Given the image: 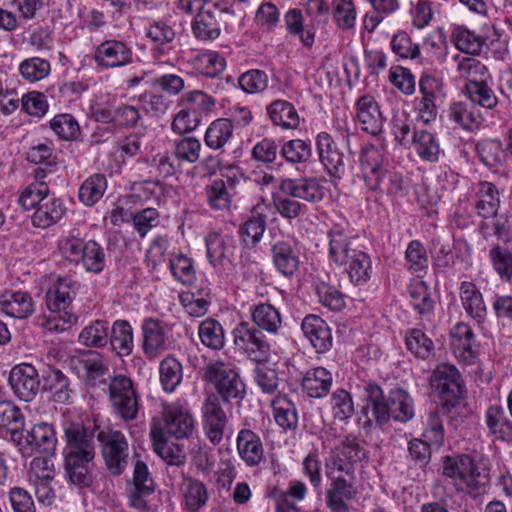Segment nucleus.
Segmentation results:
<instances>
[{"instance_id":"obj_3","label":"nucleus","mask_w":512,"mask_h":512,"mask_svg":"<svg viewBox=\"0 0 512 512\" xmlns=\"http://www.w3.org/2000/svg\"><path fill=\"white\" fill-rule=\"evenodd\" d=\"M365 398L367 408L379 425L388 423L390 419L406 423L415 415L414 400L402 388L392 389L385 397L380 386L369 383L365 387Z\"/></svg>"},{"instance_id":"obj_38","label":"nucleus","mask_w":512,"mask_h":512,"mask_svg":"<svg viewBox=\"0 0 512 512\" xmlns=\"http://www.w3.org/2000/svg\"><path fill=\"white\" fill-rule=\"evenodd\" d=\"M266 111L269 119L275 126L282 129H296L299 126L300 117L298 112L286 100H274L267 106Z\"/></svg>"},{"instance_id":"obj_34","label":"nucleus","mask_w":512,"mask_h":512,"mask_svg":"<svg viewBox=\"0 0 512 512\" xmlns=\"http://www.w3.org/2000/svg\"><path fill=\"white\" fill-rule=\"evenodd\" d=\"M2 311L14 318L23 319L34 312V302L30 294L23 291H7L1 295Z\"/></svg>"},{"instance_id":"obj_31","label":"nucleus","mask_w":512,"mask_h":512,"mask_svg":"<svg viewBox=\"0 0 512 512\" xmlns=\"http://www.w3.org/2000/svg\"><path fill=\"white\" fill-rule=\"evenodd\" d=\"M474 207L482 218H491L497 215L500 207V194L497 187L488 181L478 183L475 191Z\"/></svg>"},{"instance_id":"obj_48","label":"nucleus","mask_w":512,"mask_h":512,"mask_svg":"<svg viewBox=\"0 0 512 512\" xmlns=\"http://www.w3.org/2000/svg\"><path fill=\"white\" fill-rule=\"evenodd\" d=\"M44 388L58 403H68L72 390L68 378L58 369H48L43 376Z\"/></svg>"},{"instance_id":"obj_29","label":"nucleus","mask_w":512,"mask_h":512,"mask_svg":"<svg viewBox=\"0 0 512 512\" xmlns=\"http://www.w3.org/2000/svg\"><path fill=\"white\" fill-rule=\"evenodd\" d=\"M236 446L240 458L247 466H257L264 458V449L261 439L250 429H241L239 431Z\"/></svg>"},{"instance_id":"obj_35","label":"nucleus","mask_w":512,"mask_h":512,"mask_svg":"<svg viewBox=\"0 0 512 512\" xmlns=\"http://www.w3.org/2000/svg\"><path fill=\"white\" fill-rule=\"evenodd\" d=\"M253 323L260 330L277 335L282 328V316L280 310L267 302H260L250 309Z\"/></svg>"},{"instance_id":"obj_16","label":"nucleus","mask_w":512,"mask_h":512,"mask_svg":"<svg viewBox=\"0 0 512 512\" xmlns=\"http://www.w3.org/2000/svg\"><path fill=\"white\" fill-rule=\"evenodd\" d=\"M55 431L50 424L39 423L33 426L24 439L18 441V450L24 457L34 453L52 454L56 448Z\"/></svg>"},{"instance_id":"obj_17","label":"nucleus","mask_w":512,"mask_h":512,"mask_svg":"<svg viewBox=\"0 0 512 512\" xmlns=\"http://www.w3.org/2000/svg\"><path fill=\"white\" fill-rule=\"evenodd\" d=\"M356 121L361 129L373 136L383 131L384 118L375 97L365 94L355 103Z\"/></svg>"},{"instance_id":"obj_36","label":"nucleus","mask_w":512,"mask_h":512,"mask_svg":"<svg viewBox=\"0 0 512 512\" xmlns=\"http://www.w3.org/2000/svg\"><path fill=\"white\" fill-rule=\"evenodd\" d=\"M431 385L443 395L458 396L461 393V378L458 370L450 364H440L433 371Z\"/></svg>"},{"instance_id":"obj_40","label":"nucleus","mask_w":512,"mask_h":512,"mask_svg":"<svg viewBox=\"0 0 512 512\" xmlns=\"http://www.w3.org/2000/svg\"><path fill=\"white\" fill-rule=\"evenodd\" d=\"M280 156L297 170L305 167L312 157V146L309 141L291 139L284 142L279 150Z\"/></svg>"},{"instance_id":"obj_2","label":"nucleus","mask_w":512,"mask_h":512,"mask_svg":"<svg viewBox=\"0 0 512 512\" xmlns=\"http://www.w3.org/2000/svg\"><path fill=\"white\" fill-rule=\"evenodd\" d=\"M63 429L66 439L64 467L68 477L74 484L88 485L95 457L94 434L81 423L65 422Z\"/></svg>"},{"instance_id":"obj_14","label":"nucleus","mask_w":512,"mask_h":512,"mask_svg":"<svg viewBox=\"0 0 512 512\" xmlns=\"http://www.w3.org/2000/svg\"><path fill=\"white\" fill-rule=\"evenodd\" d=\"M93 60L101 70L120 68L132 63L133 52L122 41L106 40L96 47Z\"/></svg>"},{"instance_id":"obj_8","label":"nucleus","mask_w":512,"mask_h":512,"mask_svg":"<svg viewBox=\"0 0 512 512\" xmlns=\"http://www.w3.org/2000/svg\"><path fill=\"white\" fill-rule=\"evenodd\" d=\"M204 379L214 386L226 402L242 399L245 395V384L231 362L221 359L210 361L204 368Z\"/></svg>"},{"instance_id":"obj_25","label":"nucleus","mask_w":512,"mask_h":512,"mask_svg":"<svg viewBox=\"0 0 512 512\" xmlns=\"http://www.w3.org/2000/svg\"><path fill=\"white\" fill-rule=\"evenodd\" d=\"M302 330L305 337L319 353L332 347V333L327 323L317 315H308L303 319Z\"/></svg>"},{"instance_id":"obj_7","label":"nucleus","mask_w":512,"mask_h":512,"mask_svg":"<svg viewBox=\"0 0 512 512\" xmlns=\"http://www.w3.org/2000/svg\"><path fill=\"white\" fill-rule=\"evenodd\" d=\"M443 474L454 480L457 490L473 496L482 493L488 484V476L479 471L474 460L468 455L444 457Z\"/></svg>"},{"instance_id":"obj_11","label":"nucleus","mask_w":512,"mask_h":512,"mask_svg":"<svg viewBox=\"0 0 512 512\" xmlns=\"http://www.w3.org/2000/svg\"><path fill=\"white\" fill-rule=\"evenodd\" d=\"M232 334L234 344L243 349L250 359L257 363L268 362L271 359V354L277 353L275 349H272L261 330L248 322L243 321L237 324Z\"/></svg>"},{"instance_id":"obj_19","label":"nucleus","mask_w":512,"mask_h":512,"mask_svg":"<svg viewBox=\"0 0 512 512\" xmlns=\"http://www.w3.org/2000/svg\"><path fill=\"white\" fill-rule=\"evenodd\" d=\"M226 12L229 10L218 9L217 4L201 9L192 22L194 36L202 41L217 39L221 33L220 19Z\"/></svg>"},{"instance_id":"obj_15","label":"nucleus","mask_w":512,"mask_h":512,"mask_svg":"<svg viewBox=\"0 0 512 512\" xmlns=\"http://www.w3.org/2000/svg\"><path fill=\"white\" fill-rule=\"evenodd\" d=\"M9 384L14 394L23 401H32L40 390L37 369L28 363L14 366L9 374Z\"/></svg>"},{"instance_id":"obj_18","label":"nucleus","mask_w":512,"mask_h":512,"mask_svg":"<svg viewBox=\"0 0 512 512\" xmlns=\"http://www.w3.org/2000/svg\"><path fill=\"white\" fill-rule=\"evenodd\" d=\"M284 24L288 35L296 37L307 49L313 47L316 30L319 26L316 24L315 18L305 22L302 10L292 8L284 15Z\"/></svg>"},{"instance_id":"obj_30","label":"nucleus","mask_w":512,"mask_h":512,"mask_svg":"<svg viewBox=\"0 0 512 512\" xmlns=\"http://www.w3.org/2000/svg\"><path fill=\"white\" fill-rule=\"evenodd\" d=\"M273 262L277 270L292 277L299 269V251L292 241H278L272 247Z\"/></svg>"},{"instance_id":"obj_44","label":"nucleus","mask_w":512,"mask_h":512,"mask_svg":"<svg viewBox=\"0 0 512 512\" xmlns=\"http://www.w3.org/2000/svg\"><path fill=\"white\" fill-rule=\"evenodd\" d=\"M109 322L94 320L85 326L78 336L81 345L89 348H103L109 343Z\"/></svg>"},{"instance_id":"obj_61","label":"nucleus","mask_w":512,"mask_h":512,"mask_svg":"<svg viewBox=\"0 0 512 512\" xmlns=\"http://www.w3.org/2000/svg\"><path fill=\"white\" fill-rule=\"evenodd\" d=\"M50 128L65 141H74L81 134V129L76 118L68 113L58 114L50 120Z\"/></svg>"},{"instance_id":"obj_47","label":"nucleus","mask_w":512,"mask_h":512,"mask_svg":"<svg viewBox=\"0 0 512 512\" xmlns=\"http://www.w3.org/2000/svg\"><path fill=\"white\" fill-rule=\"evenodd\" d=\"M275 422L284 430L296 428L298 413L294 403L285 395H277L271 403Z\"/></svg>"},{"instance_id":"obj_62","label":"nucleus","mask_w":512,"mask_h":512,"mask_svg":"<svg viewBox=\"0 0 512 512\" xmlns=\"http://www.w3.org/2000/svg\"><path fill=\"white\" fill-rule=\"evenodd\" d=\"M210 289L201 288L197 292L184 293L180 296L186 312L192 317H201L208 312Z\"/></svg>"},{"instance_id":"obj_10","label":"nucleus","mask_w":512,"mask_h":512,"mask_svg":"<svg viewBox=\"0 0 512 512\" xmlns=\"http://www.w3.org/2000/svg\"><path fill=\"white\" fill-rule=\"evenodd\" d=\"M109 399L113 411L123 421L135 420L139 410V399L133 381L126 376L118 375L109 384Z\"/></svg>"},{"instance_id":"obj_45","label":"nucleus","mask_w":512,"mask_h":512,"mask_svg":"<svg viewBox=\"0 0 512 512\" xmlns=\"http://www.w3.org/2000/svg\"><path fill=\"white\" fill-rule=\"evenodd\" d=\"M486 425L496 439L512 440V421L506 415L503 407L493 405L487 409Z\"/></svg>"},{"instance_id":"obj_22","label":"nucleus","mask_w":512,"mask_h":512,"mask_svg":"<svg viewBox=\"0 0 512 512\" xmlns=\"http://www.w3.org/2000/svg\"><path fill=\"white\" fill-rule=\"evenodd\" d=\"M279 189L287 196L300 198L309 202L320 201L324 192L318 180L313 177L309 178H282L279 183Z\"/></svg>"},{"instance_id":"obj_33","label":"nucleus","mask_w":512,"mask_h":512,"mask_svg":"<svg viewBox=\"0 0 512 512\" xmlns=\"http://www.w3.org/2000/svg\"><path fill=\"white\" fill-rule=\"evenodd\" d=\"M268 210L269 207L265 203L257 204L252 209L249 219L241 226L240 234L246 245L254 246L261 240L266 230Z\"/></svg>"},{"instance_id":"obj_57","label":"nucleus","mask_w":512,"mask_h":512,"mask_svg":"<svg viewBox=\"0 0 512 512\" xmlns=\"http://www.w3.org/2000/svg\"><path fill=\"white\" fill-rule=\"evenodd\" d=\"M476 152L480 161L489 168L499 167L505 160L502 143L497 139H484L477 143Z\"/></svg>"},{"instance_id":"obj_5","label":"nucleus","mask_w":512,"mask_h":512,"mask_svg":"<svg viewBox=\"0 0 512 512\" xmlns=\"http://www.w3.org/2000/svg\"><path fill=\"white\" fill-rule=\"evenodd\" d=\"M384 162L381 149L367 146L362 150L360 166L366 186L371 190H383L391 196H405L408 189L402 175L387 171Z\"/></svg>"},{"instance_id":"obj_49","label":"nucleus","mask_w":512,"mask_h":512,"mask_svg":"<svg viewBox=\"0 0 512 512\" xmlns=\"http://www.w3.org/2000/svg\"><path fill=\"white\" fill-rule=\"evenodd\" d=\"M184 503L187 510L197 512L206 505L209 494L206 486L199 480L186 478L182 484Z\"/></svg>"},{"instance_id":"obj_55","label":"nucleus","mask_w":512,"mask_h":512,"mask_svg":"<svg viewBox=\"0 0 512 512\" xmlns=\"http://www.w3.org/2000/svg\"><path fill=\"white\" fill-rule=\"evenodd\" d=\"M106 189L107 180L103 174L91 175L79 188V200L85 206H93L103 197Z\"/></svg>"},{"instance_id":"obj_52","label":"nucleus","mask_w":512,"mask_h":512,"mask_svg":"<svg viewBox=\"0 0 512 512\" xmlns=\"http://www.w3.org/2000/svg\"><path fill=\"white\" fill-rule=\"evenodd\" d=\"M457 72L466 80V84H476L492 80L488 68L474 57H461L457 60Z\"/></svg>"},{"instance_id":"obj_56","label":"nucleus","mask_w":512,"mask_h":512,"mask_svg":"<svg viewBox=\"0 0 512 512\" xmlns=\"http://www.w3.org/2000/svg\"><path fill=\"white\" fill-rule=\"evenodd\" d=\"M191 64L197 72L208 77L218 76L226 67L224 57L214 51H207L194 56Z\"/></svg>"},{"instance_id":"obj_37","label":"nucleus","mask_w":512,"mask_h":512,"mask_svg":"<svg viewBox=\"0 0 512 512\" xmlns=\"http://www.w3.org/2000/svg\"><path fill=\"white\" fill-rule=\"evenodd\" d=\"M332 383L331 372L324 367H316L305 373L302 387L309 397L322 398L329 393Z\"/></svg>"},{"instance_id":"obj_51","label":"nucleus","mask_w":512,"mask_h":512,"mask_svg":"<svg viewBox=\"0 0 512 512\" xmlns=\"http://www.w3.org/2000/svg\"><path fill=\"white\" fill-rule=\"evenodd\" d=\"M452 41L459 51L470 55H480L486 44L484 37L465 27H456L453 30Z\"/></svg>"},{"instance_id":"obj_27","label":"nucleus","mask_w":512,"mask_h":512,"mask_svg":"<svg viewBox=\"0 0 512 512\" xmlns=\"http://www.w3.org/2000/svg\"><path fill=\"white\" fill-rule=\"evenodd\" d=\"M451 348L454 355L464 363H471L476 357L474 333L466 323H457L451 330Z\"/></svg>"},{"instance_id":"obj_28","label":"nucleus","mask_w":512,"mask_h":512,"mask_svg":"<svg viewBox=\"0 0 512 512\" xmlns=\"http://www.w3.org/2000/svg\"><path fill=\"white\" fill-rule=\"evenodd\" d=\"M459 295L465 312L478 324L484 323L487 308L482 293L477 286L473 282L463 281L460 284Z\"/></svg>"},{"instance_id":"obj_50","label":"nucleus","mask_w":512,"mask_h":512,"mask_svg":"<svg viewBox=\"0 0 512 512\" xmlns=\"http://www.w3.org/2000/svg\"><path fill=\"white\" fill-rule=\"evenodd\" d=\"M201 343L212 350H221L225 346V332L221 323L213 318L203 320L198 327Z\"/></svg>"},{"instance_id":"obj_12","label":"nucleus","mask_w":512,"mask_h":512,"mask_svg":"<svg viewBox=\"0 0 512 512\" xmlns=\"http://www.w3.org/2000/svg\"><path fill=\"white\" fill-rule=\"evenodd\" d=\"M201 425L205 437L213 445L220 444L229 430L230 420L218 396H208L201 406Z\"/></svg>"},{"instance_id":"obj_32","label":"nucleus","mask_w":512,"mask_h":512,"mask_svg":"<svg viewBox=\"0 0 512 512\" xmlns=\"http://www.w3.org/2000/svg\"><path fill=\"white\" fill-rule=\"evenodd\" d=\"M411 145L416 155L425 162L435 163L442 154L438 137L429 130H414Z\"/></svg>"},{"instance_id":"obj_21","label":"nucleus","mask_w":512,"mask_h":512,"mask_svg":"<svg viewBox=\"0 0 512 512\" xmlns=\"http://www.w3.org/2000/svg\"><path fill=\"white\" fill-rule=\"evenodd\" d=\"M315 146L320 162L331 176H339L344 170L343 155L332 136L322 131L315 138Z\"/></svg>"},{"instance_id":"obj_43","label":"nucleus","mask_w":512,"mask_h":512,"mask_svg":"<svg viewBox=\"0 0 512 512\" xmlns=\"http://www.w3.org/2000/svg\"><path fill=\"white\" fill-rule=\"evenodd\" d=\"M234 125L227 118H219L210 123L204 135V142L212 150L222 149L233 137Z\"/></svg>"},{"instance_id":"obj_24","label":"nucleus","mask_w":512,"mask_h":512,"mask_svg":"<svg viewBox=\"0 0 512 512\" xmlns=\"http://www.w3.org/2000/svg\"><path fill=\"white\" fill-rule=\"evenodd\" d=\"M143 351L149 358H156L167 349V339L163 325L158 319L145 318L141 325Z\"/></svg>"},{"instance_id":"obj_6","label":"nucleus","mask_w":512,"mask_h":512,"mask_svg":"<svg viewBox=\"0 0 512 512\" xmlns=\"http://www.w3.org/2000/svg\"><path fill=\"white\" fill-rule=\"evenodd\" d=\"M194 429L195 420L188 407L172 402L164 404L161 415L152 419L150 434L180 440L189 438Z\"/></svg>"},{"instance_id":"obj_39","label":"nucleus","mask_w":512,"mask_h":512,"mask_svg":"<svg viewBox=\"0 0 512 512\" xmlns=\"http://www.w3.org/2000/svg\"><path fill=\"white\" fill-rule=\"evenodd\" d=\"M64 204L60 199L48 197L36 208L32 215V224L37 228H48L56 224L65 214Z\"/></svg>"},{"instance_id":"obj_54","label":"nucleus","mask_w":512,"mask_h":512,"mask_svg":"<svg viewBox=\"0 0 512 512\" xmlns=\"http://www.w3.org/2000/svg\"><path fill=\"white\" fill-rule=\"evenodd\" d=\"M408 295L412 307L420 314H430L434 308L428 285L422 280H414L408 286Z\"/></svg>"},{"instance_id":"obj_46","label":"nucleus","mask_w":512,"mask_h":512,"mask_svg":"<svg viewBox=\"0 0 512 512\" xmlns=\"http://www.w3.org/2000/svg\"><path fill=\"white\" fill-rule=\"evenodd\" d=\"M448 116L466 130H474L481 125L482 117L474 105L469 102H455L450 105Z\"/></svg>"},{"instance_id":"obj_58","label":"nucleus","mask_w":512,"mask_h":512,"mask_svg":"<svg viewBox=\"0 0 512 512\" xmlns=\"http://www.w3.org/2000/svg\"><path fill=\"white\" fill-rule=\"evenodd\" d=\"M147 37L154 43L153 50L157 55L165 54L175 38L173 28L164 22H154L146 32Z\"/></svg>"},{"instance_id":"obj_63","label":"nucleus","mask_w":512,"mask_h":512,"mask_svg":"<svg viewBox=\"0 0 512 512\" xmlns=\"http://www.w3.org/2000/svg\"><path fill=\"white\" fill-rule=\"evenodd\" d=\"M332 16L340 29L354 28L357 19V11L352 0H333Z\"/></svg>"},{"instance_id":"obj_26","label":"nucleus","mask_w":512,"mask_h":512,"mask_svg":"<svg viewBox=\"0 0 512 512\" xmlns=\"http://www.w3.org/2000/svg\"><path fill=\"white\" fill-rule=\"evenodd\" d=\"M328 236L329 258L338 266L347 264V261L352 258V254L359 251L354 247V239L340 226H334Z\"/></svg>"},{"instance_id":"obj_42","label":"nucleus","mask_w":512,"mask_h":512,"mask_svg":"<svg viewBox=\"0 0 512 512\" xmlns=\"http://www.w3.org/2000/svg\"><path fill=\"white\" fill-rule=\"evenodd\" d=\"M109 343L120 356H128L134 347L133 328L127 320H116L109 331Z\"/></svg>"},{"instance_id":"obj_53","label":"nucleus","mask_w":512,"mask_h":512,"mask_svg":"<svg viewBox=\"0 0 512 512\" xmlns=\"http://www.w3.org/2000/svg\"><path fill=\"white\" fill-rule=\"evenodd\" d=\"M150 437L153 442V449L155 453L168 465L180 466L184 464L186 456L180 445L169 442V437H158L156 434H150Z\"/></svg>"},{"instance_id":"obj_41","label":"nucleus","mask_w":512,"mask_h":512,"mask_svg":"<svg viewBox=\"0 0 512 512\" xmlns=\"http://www.w3.org/2000/svg\"><path fill=\"white\" fill-rule=\"evenodd\" d=\"M207 256L215 268H222L231 262L232 248L228 238L210 233L206 239Z\"/></svg>"},{"instance_id":"obj_23","label":"nucleus","mask_w":512,"mask_h":512,"mask_svg":"<svg viewBox=\"0 0 512 512\" xmlns=\"http://www.w3.org/2000/svg\"><path fill=\"white\" fill-rule=\"evenodd\" d=\"M70 365L79 378L93 384L96 381H101V378L108 371L100 354L92 351L71 358Z\"/></svg>"},{"instance_id":"obj_13","label":"nucleus","mask_w":512,"mask_h":512,"mask_svg":"<svg viewBox=\"0 0 512 512\" xmlns=\"http://www.w3.org/2000/svg\"><path fill=\"white\" fill-rule=\"evenodd\" d=\"M239 171L229 169L220 178L214 179L206 186L208 204L215 210L229 209L233 196L237 193Z\"/></svg>"},{"instance_id":"obj_60","label":"nucleus","mask_w":512,"mask_h":512,"mask_svg":"<svg viewBox=\"0 0 512 512\" xmlns=\"http://www.w3.org/2000/svg\"><path fill=\"white\" fill-rule=\"evenodd\" d=\"M159 373L161 385L169 393L175 391L183 378L182 365L173 357H167L160 363Z\"/></svg>"},{"instance_id":"obj_64","label":"nucleus","mask_w":512,"mask_h":512,"mask_svg":"<svg viewBox=\"0 0 512 512\" xmlns=\"http://www.w3.org/2000/svg\"><path fill=\"white\" fill-rule=\"evenodd\" d=\"M489 260L493 269L501 279L510 280L512 277V252L499 245L489 250Z\"/></svg>"},{"instance_id":"obj_9","label":"nucleus","mask_w":512,"mask_h":512,"mask_svg":"<svg viewBox=\"0 0 512 512\" xmlns=\"http://www.w3.org/2000/svg\"><path fill=\"white\" fill-rule=\"evenodd\" d=\"M97 440L109 472L113 475H121L128 465L129 457V444L124 433L112 427H106L99 431Z\"/></svg>"},{"instance_id":"obj_1","label":"nucleus","mask_w":512,"mask_h":512,"mask_svg":"<svg viewBox=\"0 0 512 512\" xmlns=\"http://www.w3.org/2000/svg\"><path fill=\"white\" fill-rule=\"evenodd\" d=\"M366 452L354 436H347L331 452L325 462V474L330 480L326 492L327 506L331 512H348L345 499H352L357 493L355 487V464L365 458Z\"/></svg>"},{"instance_id":"obj_20","label":"nucleus","mask_w":512,"mask_h":512,"mask_svg":"<svg viewBox=\"0 0 512 512\" xmlns=\"http://www.w3.org/2000/svg\"><path fill=\"white\" fill-rule=\"evenodd\" d=\"M79 284L70 277H58L46 293V304L53 313L67 312Z\"/></svg>"},{"instance_id":"obj_4","label":"nucleus","mask_w":512,"mask_h":512,"mask_svg":"<svg viewBox=\"0 0 512 512\" xmlns=\"http://www.w3.org/2000/svg\"><path fill=\"white\" fill-rule=\"evenodd\" d=\"M58 252L69 264L85 272L100 274L106 267L104 248L95 240H85L77 228L62 234L57 242Z\"/></svg>"},{"instance_id":"obj_59","label":"nucleus","mask_w":512,"mask_h":512,"mask_svg":"<svg viewBox=\"0 0 512 512\" xmlns=\"http://www.w3.org/2000/svg\"><path fill=\"white\" fill-rule=\"evenodd\" d=\"M352 258L347 261V273L351 282L361 285L366 283L371 276V260L363 251L352 254Z\"/></svg>"}]
</instances>
